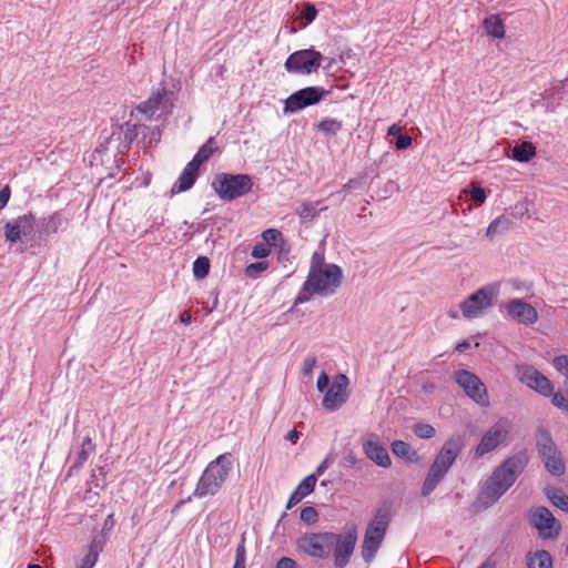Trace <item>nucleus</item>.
<instances>
[{
	"mask_svg": "<svg viewBox=\"0 0 568 568\" xmlns=\"http://www.w3.org/2000/svg\"><path fill=\"white\" fill-rule=\"evenodd\" d=\"M526 466V458L523 455H515L507 458L498 466L481 488L479 498L486 504L496 503L516 481Z\"/></svg>",
	"mask_w": 568,
	"mask_h": 568,
	"instance_id": "nucleus-1",
	"label": "nucleus"
},
{
	"mask_svg": "<svg viewBox=\"0 0 568 568\" xmlns=\"http://www.w3.org/2000/svg\"><path fill=\"white\" fill-rule=\"evenodd\" d=\"M233 467L232 454L224 453L210 462L197 480L195 489L186 499L180 500L175 509L192 500V497L204 498L215 496L229 478Z\"/></svg>",
	"mask_w": 568,
	"mask_h": 568,
	"instance_id": "nucleus-2",
	"label": "nucleus"
},
{
	"mask_svg": "<svg viewBox=\"0 0 568 568\" xmlns=\"http://www.w3.org/2000/svg\"><path fill=\"white\" fill-rule=\"evenodd\" d=\"M343 271L336 264L310 270L306 281L295 297V304L308 302L313 295H333L342 284Z\"/></svg>",
	"mask_w": 568,
	"mask_h": 568,
	"instance_id": "nucleus-3",
	"label": "nucleus"
},
{
	"mask_svg": "<svg viewBox=\"0 0 568 568\" xmlns=\"http://www.w3.org/2000/svg\"><path fill=\"white\" fill-rule=\"evenodd\" d=\"M389 521L390 513L388 507L378 508L366 528L362 542V557L365 562H371L375 558L385 538Z\"/></svg>",
	"mask_w": 568,
	"mask_h": 568,
	"instance_id": "nucleus-4",
	"label": "nucleus"
},
{
	"mask_svg": "<svg viewBox=\"0 0 568 568\" xmlns=\"http://www.w3.org/2000/svg\"><path fill=\"white\" fill-rule=\"evenodd\" d=\"M252 176L248 174L217 173L212 181V189L223 201H233L251 192Z\"/></svg>",
	"mask_w": 568,
	"mask_h": 568,
	"instance_id": "nucleus-5",
	"label": "nucleus"
},
{
	"mask_svg": "<svg viewBox=\"0 0 568 568\" xmlns=\"http://www.w3.org/2000/svg\"><path fill=\"white\" fill-rule=\"evenodd\" d=\"M498 290L494 285H486L474 292L464 300L459 307L466 320H474L481 316L487 310L494 306Z\"/></svg>",
	"mask_w": 568,
	"mask_h": 568,
	"instance_id": "nucleus-6",
	"label": "nucleus"
},
{
	"mask_svg": "<svg viewBox=\"0 0 568 568\" xmlns=\"http://www.w3.org/2000/svg\"><path fill=\"white\" fill-rule=\"evenodd\" d=\"M334 532H306L297 538V549L305 555L325 559L327 558L333 549Z\"/></svg>",
	"mask_w": 568,
	"mask_h": 568,
	"instance_id": "nucleus-7",
	"label": "nucleus"
},
{
	"mask_svg": "<svg viewBox=\"0 0 568 568\" xmlns=\"http://www.w3.org/2000/svg\"><path fill=\"white\" fill-rule=\"evenodd\" d=\"M323 55L320 51L303 49L293 52L286 59L284 67L288 73L293 74H311L317 72L322 64Z\"/></svg>",
	"mask_w": 568,
	"mask_h": 568,
	"instance_id": "nucleus-8",
	"label": "nucleus"
},
{
	"mask_svg": "<svg viewBox=\"0 0 568 568\" xmlns=\"http://www.w3.org/2000/svg\"><path fill=\"white\" fill-rule=\"evenodd\" d=\"M173 108V93L165 88L153 92L146 101L136 106V111L151 119H165Z\"/></svg>",
	"mask_w": 568,
	"mask_h": 568,
	"instance_id": "nucleus-9",
	"label": "nucleus"
},
{
	"mask_svg": "<svg viewBox=\"0 0 568 568\" xmlns=\"http://www.w3.org/2000/svg\"><path fill=\"white\" fill-rule=\"evenodd\" d=\"M511 429L508 419L501 418L497 420L481 437L479 444L475 448L477 458L493 452L498 446L506 444Z\"/></svg>",
	"mask_w": 568,
	"mask_h": 568,
	"instance_id": "nucleus-10",
	"label": "nucleus"
},
{
	"mask_svg": "<svg viewBox=\"0 0 568 568\" xmlns=\"http://www.w3.org/2000/svg\"><path fill=\"white\" fill-rule=\"evenodd\" d=\"M124 134V142H160L162 133L159 126H148L145 124L125 123V129H119L118 132L113 131L106 139V142L121 141V135Z\"/></svg>",
	"mask_w": 568,
	"mask_h": 568,
	"instance_id": "nucleus-11",
	"label": "nucleus"
},
{
	"mask_svg": "<svg viewBox=\"0 0 568 568\" xmlns=\"http://www.w3.org/2000/svg\"><path fill=\"white\" fill-rule=\"evenodd\" d=\"M333 558L335 568H345L355 550L357 542L356 528H352L343 534H334Z\"/></svg>",
	"mask_w": 568,
	"mask_h": 568,
	"instance_id": "nucleus-12",
	"label": "nucleus"
},
{
	"mask_svg": "<svg viewBox=\"0 0 568 568\" xmlns=\"http://www.w3.org/2000/svg\"><path fill=\"white\" fill-rule=\"evenodd\" d=\"M327 94L322 87H307L291 94L285 100L284 111L287 113L297 112L304 108L317 104Z\"/></svg>",
	"mask_w": 568,
	"mask_h": 568,
	"instance_id": "nucleus-13",
	"label": "nucleus"
},
{
	"mask_svg": "<svg viewBox=\"0 0 568 568\" xmlns=\"http://www.w3.org/2000/svg\"><path fill=\"white\" fill-rule=\"evenodd\" d=\"M454 377L468 397L481 406L488 405L486 386L474 373L462 369L457 371Z\"/></svg>",
	"mask_w": 568,
	"mask_h": 568,
	"instance_id": "nucleus-14",
	"label": "nucleus"
},
{
	"mask_svg": "<svg viewBox=\"0 0 568 568\" xmlns=\"http://www.w3.org/2000/svg\"><path fill=\"white\" fill-rule=\"evenodd\" d=\"M537 446L548 471L556 476L562 475L565 473V463L558 455L557 449L547 432L539 433Z\"/></svg>",
	"mask_w": 568,
	"mask_h": 568,
	"instance_id": "nucleus-15",
	"label": "nucleus"
},
{
	"mask_svg": "<svg viewBox=\"0 0 568 568\" xmlns=\"http://www.w3.org/2000/svg\"><path fill=\"white\" fill-rule=\"evenodd\" d=\"M519 381L534 389L538 394L549 397L552 395L554 386L551 382L531 365L517 366Z\"/></svg>",
	"mask_w": 568,
	"mask_h": 568,
	"instance_id": "nucleus-16",
	"label": "nucleus"
},
{
	"mask_svg": "<svg viewBox=\"0 0 568 568\" xmlns=\"http://www.w3.org/2000/svg\"><path fill=\"white\" fill-rule=\"evenodd\" d=\"M529 521L544 539L558 536L560 526L554 515L546 507H537L530 511Z\"/></svg>",
	"mask_w": 568,
	"mask_h": 568,
	"instance_id": "nucleus-17",
	"label": "nucleus"
},
{
	"mask_svg": "<svg viewBox=\"0 0 568 568\" xmlns=\"http://www.w3.org/2000/svg\"><path fill=\"white\" fill-rule=\"evenodd\" d=\"M463 448L460 436H453L445 442L439 453L436 455L430 468L446 475Z\"/></svg>",
	"mask_w": 568,
	"mask_h": 568,
	"instance_id": "nucleus-18",
	"label": "nucleus"
},
{
	"mask_svg": "<svg viewBox=\"0 0 568 568\" xmlns=\"http://www.w3.org/2000/svg\"><path fill=\"white\" fill-rule=\"evenodd\" d=\"M36 219L32 214H24L6 223L4 237L10 243H16L22 237L31 239L34 235Z\"/></svg>",
	"mask_w": 568,
	"mask_h": 568,
	"instance_id": "nucleus-19",
	"label": "nucleus"
},
{
	"mask_svg": "<svg viewBox=\"0 0 568 568\" xmlns=\"http://www.w3.org/2000/svg\"><path fill=\"white\" fill-rule=\"evenodd\" d=\"M348 377L344 374H337L334 377L332 386L323 397L322 405L325 409L334 412L347 400Z\"/></svg>",
	"mask_w": 568,
	"mask_h": 568,
	"instance_id": "nucleus-20",
	"label": "nucleus"
},
{
	"mask_svg": "<svg viewBox=\"0 0 568 568\" xmlns=\"http://www.w3.org/2000/svg\"><path fill=\"white\" fill-rule=\"evenodd\" d=\"M362 447L368 459L379 467L388 468L392 460L387 449L381 444L375 434H368L362 438Z\"/></svg>",
	"mask_w": 568,
	"mask_h": 568,
	"instance_id": "nucleus-21",
	"label": "nucleus"
},
{
	"mask_svg": "<svg viewBox=\"0 0 568 568\" xmlns=\"http://www.w3.org/2000/svg\"><path fill=\"white\" fill-rule=\"evenodd\" d=\"M505 310L513 321L523 325H531L538 320L536 308L520 298L510 300L505 305Z\"/></svg>",
	"mask_w": 568,
	"mask_h": 568,
	"instance_id": "nucleus-22",
	"label": "nucleus"
},
{
	"mask_svg": "<svg viewBox=\"0 0 568 568\" xmlns=\"http://www.w3.org/2000/svg\"><path fill=\"white\" fill-rule=\"evenodd\" d=\"M199 175V169L187 163L180 174L174 187L178 192H185L190 190L195 183Z\"/></svg>",
	"mask_w": 568,
	"mask_h": 568,
	"instance_id": "nucleus-23",
	"label": "nucleus"
},
{
	"mask_svg": "<svg viewBox=\"0 0 568 568\" xmlns=\"http://www.w3.org/2000/svg\"><path fill=\"white\" fill-rule=\"evenodd\" d=\"M93 450L94 444L92 443V439L87 436L81 444L80 450L75 453L70 469L73 470L81 468Z\"/></svg>",
	"mask_w": 568,
	"mask_h": 568,
	"instance_id": "nucleus-24",
	"label": "nucleus"
},
{
	"mask_svg": "<svg viewBox=\"0 0 568 568\" xmlns=\"http://www.w3.org/2000/svg\"><path fill=\"white\" fill-rule=\"evenodd\" d=\"M102 541L94 538L89 546L88 552L81 559V562L77 568H93L98 560L99 552L102 550Z\"/></svg>",
	"mask_w": 568,
	"mask_h": 568,
	"instance_id": "nucleus-25",
	"label": "nucleus"
},
{
	"mask_svg": "<svg viewBox=\"0 0 568 568\" xmlns=\"http://www.w3.org/2000/svg\"><path fill=\"white\" fill-rule=\"evenodd\" d=\"M535 155V144H514L511 148V156L518 162H528Z\"/></svg>",
	"mask_w": 568,
	"mask_h": 568,
	"instance_id": "nucleus-26",
	"label": "nucleus"
},
{
	"mask_svg": "<svg viewBox=\"0 0 568 568\" xmlns=\"http://www.w3.org/2000/svg\"><path fill=\"white\" fill-rule=\"evenodd\" d=\"M446 475L439 473L438 470H434L429 468L428 474L422 486V495L429 496L438 486V484L444 479Z\"/></svg>",
	"mask_w": 568,
	"mask_h": 568,
	"instance_id": "nucleus-27",
	"label": "nucleus"
},
{
	"mask_svg": "<svg viewBox=\"0 0 568 568\" xmlns=\"http://www.w3.org/2000/svg\"><path fill=\"white\" fill-rule=\"evenodd\" d=\"M446 475L439 473L438 470H434L429 468L428 474L422 486V495L429 496L438 486V484L444 479Z\"/></svg>",
	"mask_w": 568,
	"mask_h": 568,
	"instance_id": "nucleus-28",
	"label": "nucleus"
},
{
	"mask_svg": "<svg viewBox=\"0 0 568 568\" xmlns=\"http://www.w3.org/2000/svg\"><path fill=\"white\" fill-rule=\"evenodd\" d=\"M484 27H485L487 34H489L496 39H501L505 36L504 22L497 16H491V17L485 19Z\"/></svg>",
	"mask_w": 568,
	"mask_h": 568,
	"instance_id": "nucleus-29",
	"label": "nucleus"
},
{
	"mask_svg": "<svg viewBox=\"0 0 568 568\" xmlns=\"http://www.w3.org/2000/svg\"><path fill=\"white\" fill-rule=\"evenodd\" d=\"M511 226V220L510 217L506 215H500L497 219H495L487 227L486 236L489 239H493L497 234H500Z\"/></svg>",
	"mask_w": 568,
	"mask_h": 568,
	"instance_id": "nucleus-30",
	"label": "nucleus"
},
{
	"mask_svg": "<svg viewBox=\"0 0 568 568\" xmlns=\"http://www.w3.org/2000/svg\"><path fill=\"white\" fill-rule=\"evenodd\" d=\"M263 243L267 244L270 247L280 246V250H284V240L281 231L277 229H267L262 233Z\"/></svg>",
	"mask_w": 568,
	"mask_h": 568,
	"instance_id": "nucleus-31",
	"label": "nucleus"
},
{
	"mask_svg": "<svg viewBox=\"0 0 568 568\" xmlns=\"http://www.w3.org/2000/svg\"><path fill=\"white\" fill-rule=\"evenodd\" d=\"M529 568H551V557L548 551L540 550L528 560Z\"/></svg>",
	"mask_w": 568,
	"mask_h": 568,
	"instance_id": "nucleus-32",
	"label": "nucleus"
},
{
	"mask_svg": "<svg viewBox=\"0 0 568 568\" xmlns=\"http://www.w3.org/2000/svg\"><path fill=\"white\" fill-rule=\"evenodd\" d=\"M392 450L396 456L409 462L414 460V457L416 456V453L412 449L410 445L403 440L393 442Z\"/></svg>",
	"mask_w": 568,
	"mask_h": 568,
	"instance_id": "nucleus-33",
	"label": "nucleus"
},
{
	"mask_svg": "<svg viewBox=\"0 0 568 568\" xmlns=\"http://www.w3.org/2000/svg\"><path fill=\"white\" fill-rule=\"evenodd\" d=\"M214 153V149L210 144H203L193 159L189 162L196 169L207 161Z\"/></svg>",
	"mask_w": 568,
	"mask_h": 568,
	"instance_id": "nucleus-34",
	"label": "nucleus"
},
{
	"mask_svg": "<svg viewBox=\"0 0 568 568\" xmlns=\"http://www.w3.org/2000/svg\"><path fill=\"white\" fill-rule=\"evenodd\" d=\"M210 271V261L205 256L197 257L193 263V274L197 280L207 276Z\"/></svg>",
	"mask_w": 568,
	"mask_h": 568,
	"instance_id": "nucleus-35",
	"label": "nucleus"
},
{
	"mask_svg": "<svg viewBox=\"0 0 568 568\" xmlns=\"http://www.w3.org/2000/svg\"><path fill=\"white\" fill-rule=\"evenodd\" d=\"M547 496L556 507L568 511V496L557 489H547Z\"/></svg>",
	"mask_w": 568,
	"mask_h": 568,
	"instance_id": "nucleus-36",
	"label": "nucleus"
},
{
	"mask_svg": "<svg viewBox=\"0 0 568 568\" xmlns=\"http://www.w3.org/2000/svg\"><path fill=\"white\" fill-rule=\"evenodd\" d=\"M316 481L315 476H306L295 488L296 495L305 498L314 490Z\"/></svg>",
	"mask_w": 568,
	"mask_h": 568,
	"instance_id": "nucleus-37",
	"label": "nucleus"
},
{
	"mask_svg": "<svg viewBox=\"0 0 568 568\" xmlns=\"http://www.w3.org/2000/svg\"><path fill=\"white\" fill-rule=\"evenodd\" d=\"M318 129L327 136H332L342 129V122L334 119H324L318 124Z\"/></svg>",
	"mask_w": 568,
	"mask_h": 568,
	"instance_id": "nucleus-38",
	"label": "nucleus"
},
{
	"mask_svg": "<svg viewBox=\"0 0 568 568\" xmlns=\"http://www.w3.org/2000/svg\"><path fill=\"white\" fill-rule=\"evenodd\" d=\"M414 434L423 439H430L435 436L436 429L426 423H418L413 428Z\"/></svg>",
	"mask_w": 568,
	"mask_h": 568,
	"instance_id": "nucleus-39",
	"label": "nucleus"
},
{
	"mask_svg": "<svg viewBox=\"0 0 568 568\" xmlns=\"http://www.w3.org/2000/svg\"><path fill=\"white\" fill-rule=\"evenodd\" d=\"M466 192L469 193L471 200L477 205H481L486 201V192L477 183H471L469 191H466Z\"/></svg>",
	"mask_w": 568,
	"mask_h": 568,
	"instance_id": "nucleus-40",
	"label": "nucleus"
},
{
	"mask_svg": "<svg viewBox=\"0 0 568 568\" xmlns=\"http://www.w3.org/2000/svg\"><path fill=\"white\" fill-rule=\"evenodd\" d=\"M233 568H246V548H245L244 538L236 547L235 562H234Z\"/></svg>",
	"mask_w": 568,
	"mask_h": 568,
	"instance_id": "nucleus-41",
	"label": "nucleus"
},
{
	"mask_svg": "<svg viewBox=\"0 0 568 568\" xmlns=\"http://www.w3.org/2000/svg\"><path fill=\"white\" fill-rule=\"evenodd\" d=\"M317 205H318V202L303 203L298 210L300 216L302 219H314L318 214Z\"/></svg>",
	"mask_w": 568,
	"mask_h": 568,
	"instance_id": "nucleus-42",
	"label": "nucleus"
},
{
	"mask_svg": "<svg viewBox=\"0 0 568 568\" xmlns=\"http://www.w3.org/2000/svg\"><path fill=\"white\" fill-rule=\"evenodd\" d=\"M268 267L267 262H256L251 263L245 268L246 276L251 278H256L262 272H264Z\"/></svg>",
	"mask_w": 568,
	"mask_h": 568,
	"instance_id": "nucleus-43",
	"label": "nucleus"
},
{
	"mask_svg": "<svg viewBox=\"0 0 568 568\" xmlns=\"http://www.w3.org/2000/svg\"><path fill=\"white\" fill-rule=\"evenodd\" d=\"M318 519V513L317 510L314 508V507H304L302 510H301V520L311 525V524H314L316 523Z\"/></svg>",
	"mask_w": 568,
	"mask_h": 568,
	"instance_id": "nucleus-44",
	"label": "nucleus"
},
{
	"mask_svg": "<svg viewBox=\"0 0 568 568\" xmlns=\"http://www.w3.org/2000/svg\"><path fill=\"white\" fill-rule=\"evenodd\" d=\"M388 135L396 138V142H413V138L408 134L402 133V128L397 124H393L388 128Z\"/></svg>",
	"mask_w": 568,
	"mask_h": 568,
	"instance_id": "nucleus-45",
	"label": "nucleus"
},
{
	"mask_svg": "<svg viewBox=\"0 0 568 568\" xmlns=\"http://www.w3.org/2000/svg\"><path fill=\"white\" fill-rule=\"evenodd\" d=\"M271 247L265 243H257L253 250L251 255L254 258H264L267 257L271 254Z\"/></svg>",
	"mask_w": 568,
	"mask_h": 568,
	"instance_id": "nucleus-46",
	"label": "nucleus"
},
{
	"mask_svg": "<svg viewBox=\"0 0 568 568\" xmlns=\"http://www.w3.org/2000/svg\"><path fill=\"white\" fill-rule=\"evenodd\" d=\"M554 367L564 376H568V356L560 355L554 359Z\"/></svg>",
	"mask_w": 568,
	"mask_h": 568,
	"instance_id": "nucleus-47",
	"label": "nucleus"
},
{
	"mask_svg": "<svg viewBox=\"0 0 568 568\" xmlns=\"http://www.w3.org/2000/svg\"><path fill=\"white\" fill-rule=\"evenodd\" d=\"M316 356L315 355H308L304 358L303 365H302V373L305 376H311L313 373V369L316 365Z\"/></svg>",
	"mask_w": 568,
	"mask_h": 568,
	"instance_id": "nucleus-48",
	"label": "nucleus"
},
{
	"mask_svg": "<svg viewBox=\"0 0 568 568\" xmlns=\"http://www.w3.org/2000/svg\"><path fill=\"white\" fill-rule=\"evenodd\" d=\"M317 16V10L314 4L307 2L304 4V8L301 12V17L305 19L307 22H312L315 20Z\"/></svg>",
	"mask_w": 568,
	"mask_h": 568,
	"instance_id": "nucleus-49",
	"label": "nucleus"
},
{
	"mask_svg": "<svg viewBox=\"0 0 568 568\" xmlns=\"http://www.w3.org/2000/svg\"><path fill=\"white\" fill-rule=\"evenodd\" d=\"M329 263L324 262L323 254L315 252L312 256L310 270L323 268L324 266H328Z\"/></svg>",
	"mask_w": 568,
	"mask_h": 568,
	"instance_id": "nucleus-50",
	"label": "nucleus"
},
{
	"mask_svg": "<svg viewBox=\"0 0 568 568\" xmlns=\"http://www.w3.org/2000/svg\"><path fill=\"white\" fill-rule=\"evenodd\" d=\"M275 568H298L297 562L290 557H282Z\"/></svg>",
	"mask_w": 568,
	"mask_h": 568,
	"instance_id": "nucleus-51",
	"label": "nucleus"
},
{
	"mask_svg": "<svg viewBox=\"0 0 568 568\" xmlns=\"http://www.w3.org/2000/svg\"><path fill=\"white\" fill-rule=\"evenodd\" d=\"M10 187L9 185H6L0 190V211L4 209L10 200Z\"/></svg>",
	"mask_w": 568,
	"mask_h": 568,
	"instance_id": "nucleus-52",
	"label": "nucleus"
},
{
	"mask_svg": "<svg viewBox=\"0 0 568 568\" xmlns=\"http://www.w3.org/2000/svg\"><path fill=\"white\" fill-rule=\"evenodd\" d=\"M329 384L328 375L325 372H322L317 378L316 387L318 392H324Z\"/></svg>",
	"mask_w": 568,
	"mask_h": 568,
	"instance_id": "nucleus-53",
	"label": "nucleus"
},
{
	"mask_svg": "<svg viewBox=\"0 0 568 568\" xmlns=\"http://www.w3.org/2000/svg\"><path fill=\"white\" fill-rule=\"evenodd\" d=\"M552 399L551 403L559 408H567L568 405H566V398L561 393H554L552 392Z\"/></svg>",
	"mask_w": 568,
	"mask_h": 568,
	"instance_id": "nucleus-54",
	"label": "nucleus"
},
{
	"mask_svg": "<svg viewBox=\"0 0 568 568\" xmlns=\"http://www.w3.org/2000/svg\"><path fill=\"white\" fill-rule=\"evenodd\" d=\"M58 227H59V221H58V216L57 215H53L51 216L48 222L45 223V232H50V233H55L58 231Z\"/></svg>",
	"mask_w": 568,
	"mask_h": 568,
	"instance_id": "nucleus-55",
	"label": "nucleus"
},
{
	"mask_svg": "<svg viewBox=\"0 0 568 568\" xmlns=\"http://www.w3.org/2000/svg\"><path fill=\"white\" fill-rule=\"evenodd\" d=\"M329 466V463H328V459H324L315 469V471L313 474H311L310 476H315V478L317 479L320 476H322L326 469L328 468Z\"/></svg>",
	"mask_w": 568,
	"mask_h": 568,
	"instance_id": "nucleus-56",
	"label": "nucleus"
},
{
	"mask_svg": "<svg viewBox=\"0 0 568 568\" xmlns=\"http://www.w3.org/2000/svg\"><path fill=\"white\" fill-rule=\"evenodd\" d=\"M303 498L300 496V495H296V491L294 490L290 498H288V501L286 504V508L290 509L292 507H294L295 505H297Z\"/></svg>",
	"mask_w": 568,
	"mask_h": 568,
	"instance_id": "nucleus-57",
	"label": "nucleus"
},
{
	"mask_svg": "<svg viewBox=\"0 0 568 568\" xmlns=\"http://www.w3.org/2000/svg\"><path fill=\"white\" fill-rule=\"evenodd\" d=\"M301 436V433H298L296 429H292L287 433L286 439L291 442L292 444H296L298 438Z\"/></svg>",
	"mask_w": 568,
	"mask_h": 568,
	"instance_id": "nucleus-58",
	"label": "nucleus"
},
{
	"mask_svg": "<svg viewBox=\"0 0 568 568\" xmlns=\"http://www.w3.org/2000/svg\"><path fill=\"white\" fill-rule=\"evenodd\" d=\"M364 183V178L351 180L347 184L344 185L345 189H356Z\"/></svg>",
	"mask_w": 568,
	"mask_h": 568,
	"instance_id": "nucleus-59",
	"label": "nucleus"
},
{
	"mask_svg": "<svg viewBox=\"0 0 568 568\" xmlns=\"http://www.w3.org/2000/svg\"><path fill=\"white\" fill-rule=\"evenodd\" d=\"M180 322L182 324L189 325L192 322V315L189 311H184L180 314Z\"/></svg>",
	"mask_w": 568,
	"mask_h": 568,
	"instance_id": "nucleus-60",
	"label": "nucleus"
},
{
	"mask_svg": "<svg viewBox=\"0 0 568 568\" xmlns=\"http://www.w3.org/2000/svg\"><path fill=\"white\" fill-rule=\"evenodd\" d=\"M386 191L388 192H397L398 191V185L396 182L394 181H388L386 183Z\"/></svg>",
	"mask_w": 568,
	"mask_h": 568,
	"instance_id": "nucleus-61",
	"label": "nucleus"
},
{
	"mask_svg": "<svg viewBox=\"0 0 568 568\" xmlns=\"http://www.w3.org/2000/svg\"><path fill=\"white\" fill-rule=\"evenodd\" d=\"M469 347H470V343L467 341H464V342L457 344L456 349L458 352H464V351L468 349Z\"/></svg>",
	"mask_w": 568,
	"mask_h": 568,
	"instance_id": "nucleus-62",
	"label": "nucleus"
},
{
	"mask_svg": "<svg viewBox=\"0 0 568 568\" xmlns=\"http://www.w3.org/2000/svg\"><path fill=\"white\" fill-rule=\"evenodd\" d=\"M478 568H495V565L490 560H486Z\"/></svg>",
	"mask_w": 568,
	"mask_h": 568,
	"instance_id": "nucleus-63",
	"label": "nucleus"
},
{
	"mask_svg": "<svg viewBox=\"0 0 568 568\" xmlns=\"http://www.w3.org/2000/svg\"><path fill=\"white\" fill-rule=\"evenodd\" d=\"M448 314H449V316H450L452 318H458V317H459V314H458V312H457V311H453V310H450V311L448 312Z\"/></svg>",
	"mask_w": 568,
	"mask_h": 568,
	"instance_id": "nucleus-64",
	"label": "nucleus"
}]
</instances>
